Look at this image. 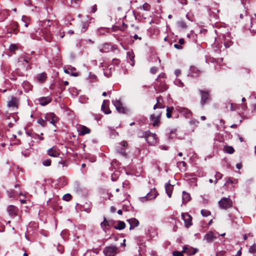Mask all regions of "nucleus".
Segmentation results:
<instances>
[{"mask_svg": "<svg viewBox=\"0 0 256 256\" xmlns=\"http://www.w3.org/2000/svg\"><path fill=\"white\" fill-rule=\"evenodd\" d=\"M218 205L222 209H227L232 206V200L230 198H224L218 202Z\"/></svg>", "mask_w": 256, "mask_h": 256, "instance_id": "nucleus-9", "label": "nucleus"}, {"mask_svg": "<svg viewBox=\"0 0 256 256\" xmlns=\"http://www.w3.org/2000/svg\"><path fill=\"white\" fill-rule=\"evenodd\" d=\"M225 252L224 251H220L216 252V256H224Z\"/></svg>", "mask_w": 256, "mask_h": 256, "instance_id": "nucleus-61", "label": "nucleus"}, {"mask_svg": "<svg viewBox=\"0 0 256 256\" xmlns=\"http://www.w3.org/2000/svg\"><path fill=\"white\" fill-rule=\"evenodd\" d=\"M46 122L47 120L46 119L44 120L42 118L38 119L37 120L38 123L42 127H45L46 126Z\"/></svg>", "mask_w": 256, "mask_h": 256, "instance_id": "nucleus-39", "label": "nucleus"}, {"mask_svg": "<svg viewBox=\"0 0 256 256\" xmlns=\"http://www.w3.org/2000/svg\"><path fill=\"white\" fill-rule=\"evenodd\" d=\"M111 50H112V48L108 44H104L99 47V50L102 53L108 52Z\"/></svg>", "mask_w": 256, "mask_h": 256, "instance_id": "nucleus-26", "label": "nucleus"}, {"mask_svg": "<svg viewBox=\"0 0 256 256\" xmlns=\"http://www.w3.org/2000/svg\"><path fill=\"white\" fill-rule=\"evenodd\" d=\"M22 22L24 23V26L25 27L27 28L29 25L28 19L26 16H22Z\"/></svg>", "mask_w": 256, "mask_h": 256, "instance_id": "nucleus-42", "label": "nucleus"}, {"mask_svg": "<svg viewBox=\"0 0 256 256\" xmlns=\"http://www.w3.org/2000/svg\"><path fill=\"white\" fill-rule=\"evenodd\" d=\"M222 174H220L219 172H216L215 174V178H216L215 184H216L218 180L221 179L222 178Z\"/></svg>", "mask_w": 256, "mask_h": 256, "instance_id": "nucleus-46", "label": "nucleus"}, {"mask_svg": "<svg viewBox=\"0 0 256 256\" xmlns=\"http://www.w3.org/2000/svg\"><path fill=\"white\" fill-rule=\"evenodd\" d=\"M15 72L16 74L19 76H24V74L20 71V69L18 68L16 69Z\"/></svg>", "mask_w": 256, "mask_h": 256, "instance_id": "nucleus-60", "label": "nucleus"}, {"mask_svg": "<svg viewBox=\"0 0 256 256\" xmlns=\"http://www.w3.org/2000/svg\"><path fill=\"white\" fill-rule=\"evenodd\" d=\"M238 182L237 179L232 178H228L226 180V184L230 183L232 184H236Z\"/></svg>", "mask_w": 256, "mask_h": 256, "instance_id": "nucleus-40", "label": "nucleus"}, {"mask_svg": "<svg viewBox=\"0 0 256 256\" xmlns=\"http://www.w3.org/2000/svg\"><path fill=\"white\" fill-rule=\"evenodd\" d=\"M175 131H176V130L170 131V136H169L170 138H174L176 136Z\"/></svg>", "mask_w": 256, "mask_h": 256, "instance_id": "nucleus-58", "label": "nucleus"}, {"mask_svg": "<svg viewBox=\"0 0 256 256\" xmlns=\"http://www.w3.org/2000/svg\"><path fill=\"white\" fill-rule=\"evenodd\" d=\"M120 63V60L116 58L112 60V64L115 65H118Z\"/></svg>", "mask_w": 256, "mask_h": 256, "instance_id": "nucleus-56", "label": "nucleus"}, {"mask_svg": "<svg viewBox=\"0 0 256 256\" xmlns=\"http://www.w3.org/2000/svg\"><path fill=\"white\" fill-rule=\"evenodd\" d=\"M182 217L184 222L185 226L186 228H188L192 226V217L188 213H182Z\"/></svg>", "mask_w": 256, "mask_h": 256, "instance_id": "nucleus-13", "label": "nucleus"}, {"mask_svg": "<svg viewBox=\"0 0 256 256\" xmlns=\"http://www.w3.org/2000/svg\"><path fill=\"white\" fill-rule=\"evenodd\" d=\"M45 119L52 124L54 126H56V124L58 122L59 118L54 112H49L46 114Z\"/></svg>", "mask_w": 256, "mask_h": 256, "instance_id": "nucleus-10", "label": "nucleus"}, {"mask_svg": "<svg viewBox=\"0 0 256 256\" xmlns=\"http://www.w3.org/2000/svg\"><path fill=\"white\" fill-rule=\"evenodd\" d=\"M216 238V236L212 231L208 232L204 236V240L208 242H210Z\"/></svg>", "mask_w": 256, "mask_h": 256, "instance_id": "nucleus-21", "label": "nucleus"}, {"mask_svg": "<svg viewBox=\"0 0 256 256\" xmlns=\"http://www.w3.org/2000/svg\"><path fill=\"white\" fill-rule=\"evenodd\" d=\"M190 70L191 76L193 77L198 76V74L202 72L200 70L194 66H190Z\"/></svg>", "mask_w": 256, "mask_h": 256, "instance_id": "nucleus-28", "label": "nucleus"}, {"mask_svg": "<svg viewBox=\"0 0 256 256\" xmlns=\"http://www.w3.org/2000/svg\"><path fill=\"white\" fill-rule=\"evenodd\" d=\"M142 8L144 10H149L150 9V6L148 3H145L142 6Z\"/></svg>", "mask_w": 256, "mask_h": 256, "instance_id": "nucleus-51", "label": "nucleus"}, {"mask_svg": "<svg viewBox=\"0 0 256 256\" xmlns=\"http://www.w3.org/2000/svg\"><path fill=\"white\" fill-rule=\"evenodd\" d=\"M47 76H46V72H42L41 74H38V76H37V79L38 80L41 82H44Z\"/></svg>", "mask_w": 256, "mask_h": 256, "instance_id": "nucleus-34", "label": "nucleus"}, {"mask_svg": "<svg viewBox=\"0 0 256 256\" xmlns=\"http://www.w3.org/2000/svg\"><path fill=\"white\" fill-rule=\"evenodd\" d=\"M249 252L252 254H254L256 252V245L251 246L249 248Z\"/></svg>", "mask_w": 256, "mask_h": 256, "instance_id": "nucleus-49", "label": "nucleus"}, {"mask_svg": "<svg viewBox=\"0 0 256 256\" xmlns=\"http://www.w3.org/2000/svg\"><path fill=\"white\" fill-rule=\"evenodd\" d=\"M109 101L108 100H104L102 106V110L106 114H110L111 113V110L108 107Z\"/></svg>", "mask_w": 256, "mask_h": 256, "instance_id": "nucleus-23", "label": "nucleus"}, {"mask_svg": "<svg viewBox=\"0 0 256 256\" xmlns=\"http://www.w3.org/2000/svg\"><path fill=\"white\" fill-rule=\"evenodd\" d=\"M225 149H226V152L227 153L230 154H233L234 151V148L232 146H228L226 147Z\"/></svg>", "mask_w": 256, "mask_h": 256, "instance_id": "nucleus-43", "label": "nucleus"}, {"mask_svg": "<svg viewBox=\"0 0 256 256\" xmlns=\"http://www.w3.org/2000/svg\"><path fill=\"white\" fill-rule=\"evenodd\" d=\"M174 47L178 50H181L182 48V46L179 44H175Z\"/></svg>", "mask_w": 256, "mask_h": 256, "instance_id": "nucleus-62", "label": "nucleus"}, {"mask_svg": "<svg viewBox=\"0 0 256 256\" xmlns=\"http://www.w3.org/2000/svg\"><path fill=\"white\" fill-rule=\"evenodd\" d=\"M114 222L112 220H108L106 218H104V220L100 223V226L104 231L106 232V230L108 229L112 226Z\"/></svg>", "mask_w": 256, "mask_h": 256, "instance_id": "nucleus-16", "label": "nucleus"}, {"mask_svg": "<svg viewBox=\"0 0 256 256\" xmlns=\"http://www.w3.org/2000/svg\"><path fill=\"white\" fill-rule=\"evenodd\" d=\"M245 17H246V19L247 20L250 21V23L249 25L245 26H244V28L248 29L250 30V32L252 34V35L256 34V30H251L250 28V27L252 26V18H250V17L249 16H248V14H246V12Z\"/></svg>", "mask_w": 256, "mask_h": 256, "instance_id": "nucleus-24", "label": "nucleus"}, {"mask_svg": "<svg viewBox=\"0 0 256 256\" xmlns=\"http://www.w3.org/2000/svg\"><path fill=\"white\" fill-rule=\"evenodd\" d=\"M201 214L202 216L206 217L210 215V212L208 210H201Z\"/></svg>", "mask_w": 256, "mask_h": 256, "instance_id": "nucleus-45", "label": "nucleus"}, {"mask_svg": "<svg viewBox=\"0 0 256 256\" xmlns=\"http://www.w3.org/2000/svg\"><path fill=\"white\" fill-rule=\"evenodd\" d=\"M130 225V230L134 229L135 228L138 226L139 224L138 220L135 218H132L126 220Z\"/></svg>", "mask_w": 256, "mask_h": 256, "instance_id": "nucleus-22", "label": "nucleus"}, {"mask_svg": "<svg viewBox=\"0 0 256 256\" xmlns=\"http://www.w3.org/2000/svg\"><path fill=\"white\" fill-rule=\"evenodd\" d=\"M112 104L116 107L118 112L120 114H125L127 112V109L123 106L120 100L116 99L112 100Z\"/></svg>", "mask_w": 256, "mask_h": 256, "instance_id": "nucleus-11", "label": "nucleus"}, {"mask_svg": "<svg viewBox=\"0 0 256 256\" xmlns=\"http://www.w3.org/2000/svg\"><path fill=\"white\" fill-rule=\"evenodd\" d=\"M18 24L16 22L12 21L8 26V33L10 34L13 33L15 34H18Z\"/></svg>", "mask_w": 256, "mask_h": 256, "instance_id": "nucleus-14", "label": "nucleus"}, {"mask_svg": "<svg viewBox=\"0 0 256 256\" xmlns=\"http://www.w3.org/2000/svg\"><path fill=\"white\" fill-rule=\"evenodd\" d=\"M126 228L125 223L122 222L119 220L118 222V224L116 226H114V228L116 230H122Z\"/></svg>", "mask_w": 256, "mask_h": 256, "instance_id": "nucleus-33", "label": "nucleus"}, {"mask_svg": "<svg viewBox=\"0 0 256 256\" xmlns=\"http://www.w3.org/2000/svg\"><path fill=\"white\" fill-rule=\"evenodd\" d=\"M175 82H176V84L182 87L184 86V84L179 80H176Z\"/></svg>", "mask_w": 256, "mask_h": 256, "instance_id": "nucleus-57", "label": "nucleus"}, {"mask_svg": "<svg viewBox=\"0 0 256 256\" xmlns=\"http://www.w3.org/2000/svg\"><path fill=\"white\" fill-rule=\"evenodd\" d=\"M166 74L164 73H161L159 74L156 80L160 84H156L154 86L155 90L158 92H162L168 89V87L165 83Z\"/></svg>", "mask_w": 256, "mask_h": 256, "instance_id": "nucleus-1", "label": "nucleus"}, {"mask_svg": "<svg viewBox=\"0 0 256 256\" xmlns=\"http://www.w3.org/2000/svg\"><path fill=\"white\" fill-rule=\"evenodd\" d=\"M182 252H186L188 254H194L196 253V251L194 250L190 249L186 246L184 247Z\"/></svg>", "mask_w": 256, "mask_h": 256, "instance_id": "nucleus-36", "label": "nucleus"}, {"mask_svg": "<svg viewBox=\"0 0 256 256\" xmlns=\"http://www.w3.org/2000/svg\"><path fill=\"white\" fill-rule=\"evenodd\" d=\"M59 201L60 199L58 196H54L47 201V206L52 208L54 210L58 211L62 208V206L59 205Z\"/></svg>", "mask_w": 256, "mask_h": 256, "instance_id": "nucleus-3", "label": "nucleus"}, {"mask_svg": "<svg viewBox=\"0 0 256 256\" xmlns=\"http://www.w3.org/2000/svg\"><path fill=\"white\" fill-rule=\"evenodd\" d=\"M42 164L44 166H50L51 164V160L50 159H46L42 161Z\"/></svg>", "mask_w": 256, "mask_h": 256, "instance_id": "nucleus-47", "label": "nucleus"}, {"mask_svg": "<svg viewBox=\"0 0 256 256\" xmlns=\"http://www.w3.org/2000/svg\"><path fill=\"white\" fill-rule=\"evenodd\" d=\"M174 110L173 107H168L167 106L166 108V116L168 118H170L172 116V110Z\"/></svg>", "mask_w": 256, "mask_h": 256, "instance_id": "nucleus-41", "label": "nucleus"}, {"mask_svg": "<svg viewBox=\"0 0 256 256\" xmlns=\"http://www.w3.org/2000/svg\"><path fill=\"white\" fill-rule=\"evenodd\" d=\"M97 10V6L96 4L94 5L91 8V12L94 13Z\"/></svg>", "mask_w": 256, "mask_h": 256, "instance_id": "nucleus-59", "label": "nucleus"}, {"mask_svg": "<svg viewBox=\"0 0 256 256\" xmlns=\"http://www.w3.org/2000/svg\"><path fill=\"white\" fill-rule=\"evenodd\" d=\"M165 190L168 197L170 198L172 196V192L173 190V186L168 182L165 184Z\"/></svg>", "mask_w": 256, "mask_h": 256, "instance_id": "nucleus-29", "label": "nucleus"}, {"mask_svg": "<svg viewBox=\"0 0 256 256\" xmlns=\"http://www.w3.org/2000/svg\"><path fill=\"white\" fill-rule=\"evenodd\" d=\"M222 40L226 48H230L233 44L229 33H226V34H224L222 36Z\"/></svg>", "mask_w": 256, "mask_h": 256, "instance_id": "nucleus-17", "label": "nucleus"}, {"mask_svg": "<svg viewBox=\"0 0 256 256\" xmlns=\"http://www.w3.org/2000/svg\"><path fill=\"white\" fill-rule=\"evenodd\" d=\"M199 92L200 94V104L202 106H204L210 100V92L208 90H199Z\"/></svg>", "mask_w": 256, "mask_h": 256, "instance_id": "nucleus-7", "label": "nucleus"}, {"mask_svg": "<svg viewBox=\"0 0 256 256\" xmlns=\"http://www.w3.org/2000/svg\"><path fill=\"white\" fill-rule=\"evenodd\" d=\"M10 50H14L16 49V46L14 44H12L10 46Z\"/></svg>", "mask_w": 256, "mask_h": 256, "instance_id": "nucleus-64", "label": "nucleus"}, {"mask_svg": "<svg viewBox=\"0 0 256 256\" xmlns=\"http://www.w3.org/2000/svg\"><path fill=\"white\" fill-rule=\"evenodd\" d=\"M133 38L135 40H140L142 39L141 36H139L138 35L136 34L134 36Z\"/></svg>", "mask_w": 256, "mask_h": 256, "instance_id": "nucleus-63", "label": "nucleus"}, {"mask_svg": "<svg viewBox=\"0 0 256 256\" xmlns=\"http://www.w3.org/2000/svg\"><path fill=\"white\" fill-rule=\"evenodd\" d=\"M127 58L128 59V62L130 63L132 66H134V55L133 52H127Z\"/></svg>", "mask_w": 256, "mask_h": 256, "instance_id": "nucleus-30", "label": "nucleus"}, {"mask_svg": "<svg viewBox=\"0 0 256 256\" xmlns=\"http://www.w3.org/2000/svg\"><path fill=\"white\" fill-rule=\"evenodd\" d=\"M158 196V193L156 189L152 190L146 196L140 198L142 202H144L148 200H152Z\"/></svg>", "mask_w": 256, "mask_h": 256, "instance_id": "nucleus-12", "label": "nucleus"}, {"mask_svg": "<svg viewBox=\"0 0 256 256\" xmlns=\"http://www.w3.org/2000/svg\"><path fill=\"white\" fill-rule=\"evenodd\" d=\"M77 130L79 135L80 136L88 134L90 132V130L89 128L82 125L79 126L77 128Z\"/></svg>", "mask_w": 256, "mask_h": 256, "instance_id": "nucleus-20", "label": "nucleus"}, {"mask_svg": "<svg viewBox=\"0 0 256 256\" xmlns=\"http://www.w3.org/2000/svg\"><path fill=\"white\" fill-rule=\"evenodd\" d=\"M162 112L158 111L156 114H152L150 116V123L154 127H158L160 123V117L162 115Z\"/></svg>", "mask_w": 256, "mask_h": 256, "instance_id": "nucleus-4", "label": "nucleus"}, {"mask_svg": "<svg viewBox=\"0 0 256 256\" xmlns=\"http://www.w3.org/2000/svg\"><path fill=\"white\" fill-rule=\"evenodd\" d=\"M118 176V172H114L112 174L111 178L112 181H116Z\"/></svg>", "mask_w": 256, "mask_h": 256, "instance_id": "nucleus-50", "label": "nucleus"}, {"mask_svg": "<svg viewBox=\"0 0 256 256\" xmlns=\"http://www.w3.org/2000/svg\"><path fill=\"white\" fill-rule=\"evenodd\" d=\"M182 252H178V251H174L172 252V255L174 256H183Z\"/></svg>", "mask_w": 256, "mask_h": 256, "instance_id": "nucleus-53", "label": "nucleus"}, {"mask_svg": "<svg viewBox=\"0 0 256 256\" xmlns=\"http://www.w3.org/2000/svg\"><path fill=\"white\" fill-rule=\"evenodd\" d=\"M76 69L75 68H68L64 70L65 73L71 74L72 76H78V73L76 72Z\"/></svg>", "mask_w": 256, "mask_h": 256, "instance_id": "nucleus-31", "label": "nucleus"}, {"mask_svg": "<svg viewBox=\"0 0 256 256\" xmlns=\"http://www.w3.org/2000/svg\"><path fill=\"white\" fill-rule=\"evenodd\" d=\"M7 210L10 215L15 216L17 214L18 208L13 205H10L8 207Z\"/></svg>", "mask_w": 256, "mask_h": 256, "instance_id": "nucleus-25", "label": "nucleus"}, {"mask_svg": "<svg viewBox=\"0 0 256 256\" xmlns=\"http://www.w3.org/2000/svg\"><path fill=\"white\" fill-rule=\"evenodd\" d=\"M72 198V196L70 194H66L63 196L62 199L65 201H69Z\"/></svg>", "mask_w": 256, "mask_h": 256, "instance_id": "nucleus-48", "label": "nucleus"}, {"mask_svg": "<svg viewBox=\"0 0 256 256\" xmlns=\"http://www.w3.org/2000/svg\"><path fill=\"white\" fill-rule=\"evenodd\" d=\"M190 200V194L184 191L182 192V202L184 204H186L188 202H189Z\"/></svg>", "mask_w": 256, "mask_h": 256, "instance_id": "nucleus-32", "label": "nucleus"}, {"mask_svg": "<svg viewBox=\"0 0 256 256\" xmlns=\"http://www.w3.org/2000/svg\"><path fill=\"white\" fill-rule=\"evenodd\" d=\"M164 106L161 103V102H158L154 106V109L156 108H164Z\"/></svg>", "mask_w": 256, "mask_h": 256, "instance_id": "nucleus-44", "label": "nucleus"}, {"mask_svg": "<svg viewBox=\"0 0 256 256\" xmlns=\"http://www.w3.org/2000/svg\"><path fill=\"white\" fill-rule=\"evenodd\" d=\"M48 154L50 156L58 157L60 154V150L56 146H53L48 150Z\"/></svg>", "mask_w": 256, "mask_h": 256, "instance_id": "nucleus-19", "label": "nucleus"}, {"mask_svg": "<svg viewBox=\"0 0 256 256\" xmlns=\"http://www.w3.org/2000/svg\"><path fill=\"white\" fill-rule=\"evenodd\" d=\"M177 26L178 28H180L182 29H185L187 28V25L186 23L182 20L178 22Z\"/></svg>", "mask_w": 256, "mask_h": 256, "instance_id": "nucleus-38", "label": "nucleus"}, {"mask_svg": "<svg viewBox=\"0 0 256 256\" xmlns=\"http://www.w3.org/2000/svg\"><path fill=\"white\" fill-rule=\"evenodd\" d=\"M30 60V58L26 56L21 57L18 60V64L19 66L23 67L25 70H28L31 69Z\"/></svg>", "mask_w": 256, "mask_h": 256, "instance_id": "nucleus-6", "label": "nucleus"}, {"mask_svg": "<svg viewBox=\"0 0 256 256\" xmlns=\"http://www.w3.org/2000/svg\"><path fill=\"white\" fill-rule=\"evenodd\" d=\"M190 122L191 124H194L196 126H197L199 124V122L196 120H190Z\"/></svg>", "mask_w": 256, "mask_h": 256, "instance_id": "nucleus-55", "label": "nucleus"}, {"mask_svg": "<svg viewBox=\"0 0 256 256\" xmlns=\"http://www.w3.org/2000/svg\"><path fill=\"white\" fill-rule=\"evenodd\" d=\"M19 100L15 96H12L10 100L7 102V106L8 108H18V107Z\"/></svg>", "mask_w": 256, "mask_h": 256, "instance_id": "nucleus-15", "label": "nucleus"}, {"mask_svg": "<svg viewBox=\"0 0 256 256\" xmlns=\"http://www.w3.org/2000/svg\"><path fill=\"white\" fill-rule=\"evenodd\" d=\"M89 26V23L88 22H82L80 24L81 26V32H85Z\"/></svg>", "mask_w": 256, "mask_h": 256, "instance_id": "nucleus-35", "label": "nucleus"}, {"mask_svg": "<svg viewBox=\"0 0 256 256\" xmlns=\"http://www.w3.org/2000/svg\"><path fill=\"white\" fill-rule=\"evenodd\" d=\"M26 134L29 136L34 139H38L39 138V135L32 131H28L26 132Z\"/></svg>", "mask_w": 256, "mask_h": 256, "instance_id": "nucleus-37", "label": "nucleus"}, {"mask_svg": "<svg viewBox=\"0 0 256 256\" xmlns=\"http://www.w3.org/2000/svg\"><path fill=\"white\" fill-rule=\"evenodd\" d=\"M58 164H61L62 167L67 166H68V164H67L66 162L65 161V160H61L60 161L58 162Z\"/></svg>", "mask_w": 256, "mask_h": 256, "instance_id": "nucleus-54", "label": "nucleus"}, {"mask_svg": "<svg viewBox=\"0 0 256 256\" xmlns=\"http://www.w3.org/2000/svg\"><path fill=\"white\" fill-rule=\"evenodd\" d=\"M177 110L179 112L183 114L186 118H190L192 116V112L187 108L178 106Z\"/></svg>", "mask_w": 256, "mask_h": 256, "instance_id": "nucleus-18", "label": "nucleus"}, {"mask_svg": "<svg viewBox=\"0 0 256 256\" xmlns=\"http://www.w3.org/2000/svg\"><path fill=\"white\" fill-rule=\"evenodd\" d=\"M103 252L105 256H115L118 252V248L116 246L110 245L104 248Z\"/></svg>", "mask_w": 256, "mask_h": 256, "instance_id": "nucleus-5", "label": "nucleus"}, {"mask_svg": "<svg viewBox=\"0 0 256 256\" xmlns=\"http://www.w3.org/2000/svg\"><path fill=\"white\" fill-rule=\"evenodd\" d=\"M128 145V144L126 141L123 140L121 142L116 148V152L122 156H126V149Z\"/></svg>", "mask_w": 256, "mask_h": 256, "instance_id": "nucleus-8", "label": "nucleus"}, {"mask_svg": "<svg viewBox=\"0 0 256 256\" xmlns=\"http://www.w3.org/2000/svg\"><path fill=\"white\" fill-rule=\"evenodd\" d=\"M140 138H144L146 140L150 145H154L156 143V136L154 134L151 133L148 130L142 132V136H140Z\"/></svg>", "mask_w": 256, "mask_h": 256, "instance_id": "nucleus-2", "label": "nucleus"}, {"mask_svg": "<svg viewBox=\"0 0 256 256\" xmlns=\"http://www.w3.org/2000/svg\"><path fill=\"white\" fill-rule=\"evenodd\" d=\"M158 70V68L156 66H153L150 69V72L152 74H155Z\"/></svg>", "mask_w": 256, "mask_h": 256, "instance_id": "nucleus-52", "label": "nucleus"}, {"mask_svg": "<svg viewBox=\"0 0 256 256\" xmlns=\"http://www.w3.org/2000/svg\"><path fill=\"white\" fill-rule=\"evenodd\" d=\"M38 100L42 106H46L51 102L52 99L49 96H46L40 98Z\"/></svg>", "mask_w": 256, "mask_h": 256, "instance_id": "nucleus-27", "label": "nucleus"}]
</instances>
